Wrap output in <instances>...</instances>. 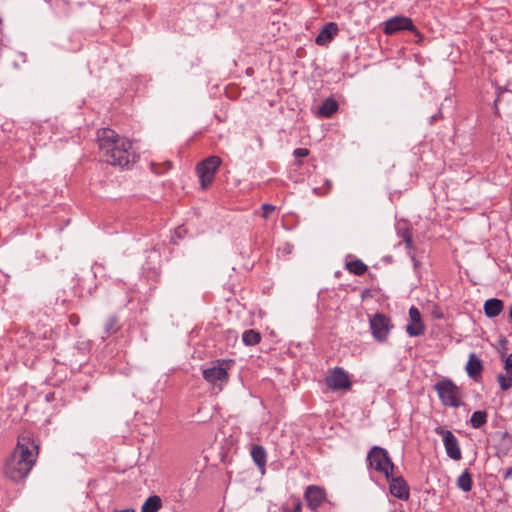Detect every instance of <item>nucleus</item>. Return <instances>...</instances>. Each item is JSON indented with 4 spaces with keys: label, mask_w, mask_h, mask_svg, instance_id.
<instances>
[{
    "label": "nucleus",
    "mask_w": 512,
    "mask_h": 512,
    "mask_svg": "<svg viewBox=\"0 0 512 512\" xmlns=\"http://www.w3.org/2000/svg\"><path fill=\"white\" fill-rule=\"evenodd\" d=\"M38 456V446L28 435L18 437L12 454L5 463L4 473L12 481H21L27 477Z\"/></svg>",
    "instance_id": "obj_1"
},
{
    "label": "nucleus",
    "mask_w": 512,
    "mask_h": 512,
    "mask_svg": "<svg viewBox=\"0 0 512 512\" xmlns=\"http://www.w3.org/2000/svg\"><path fill=\"white\" fill-rule=\"evenodd\" d=\"M97 140L100 155L107 164L125 167L131 162L132 142L129 139L110 128H102L97 131Z\"/></svg>",
    "instance_id": "obj_2"
},
{
    "label": "nucleus",
    "mask_w": 512,
    "mask_h": 512,
    "mask_svg": "<svg viewBox=\"0 0 512 512\" xmlns=\"http://www.w3.org/2000/svg\"><path fill=\"white\" fill-rule=\"evenodd\" d=\"M367 460L371 468L384 474L387 479H390L394 469V464L390 460L385 449L379 446H374L369 451Z\"/></svg>",
    "instance_id": "obj_3"
},
{
    "label": "nucleus",
    "mask_w": 512,
    "mask_h": 512,
    "mask_svg": "<svg viewBox=\"0 0 512 512\" xmlns=\"http://www.w3.org/2000/svg\"><path fill=\"white\" fill-rule=\"evenodd\" d=\"M221 163L220 157L209 156L197 165L196 171L203 189H207L212 184Z\"/></svg>",
    "instance_id": "obj_4"
},
{
    "label": "nucleus",
    "mask_w": 512,
    "mask_h": 512,
    "mask_svg": "<svg viewBox=\"0 0 512 512\" xmlns=\"http://www.w3.org/2000/svg\"><path fill=\"white\" fill-rule=\"evenodd\" d=\"M439 398L446 406L458 407L461 404L460 390L451 380H444L436 385Z\"/></svg>",
    "instance_id": "obj_5"
},
{
    "label": "nucleus",
    "mask_w": 512,
    "mask_h": 512,
    "mask_svg": "<svg viewBox=\"0 0 512 512\" xmlns=\"http://www.w3.org/2000/svg\"><path fill=\"white\" fill-rule=\"evenodd\" d=\"M369 324L373 337L379 342H385L393 328L391 319L382 313H377L371 317Z\"/></svg>",
    "instance_id": "obj_6"
},
{
    "label": "nucleus",
    "mask_w": 512,
    "mask_h": 512,
    "mask_svg": "<svg viewBox=\"0 0 512 512\" xmlns=\"http://www.w3.org/2000/svg\"><path fill=\"white\" fill-rule=\"evenodd\" d=\"M435 433L442 437L448 457L454 461H459L462 458V452L456 436L450 430H447L442 426L436 427Z\"/></svg>",
    "instance_id": "obj_7"
},
{
    "label": "nucleus",
    "mask_w": 512,
    "mask_h": 512,
    "mask_svg": "<svg viewBox=\"0 0 512 512\" xmlns=\"http://www.w3.org/2000/svg\"><path fill=\"white\" fill-rule=\"evenodd\" d=\"M325 383L334 391L348 390L351 387V381L347 372L340 367H335L330 371L325 378Z\"/></svg>",
    "instance_id": "obj_8"
},
{
    "label": "nucleus",
    "mask_w": 512,
    "mask_h": 512,
    "mask_svg": "<svg viewBox=\"0 0 512 512\" xmlns=\"http://www.w3.org/2000/svg\"><path fill=\"white\" fill-rule=\"evenodd\" d=\"M402 30H416L410 18L405 16L392 17L385 22L383 29L384 33L387 35H392Z\"/></svg>",
    "instance_id": "obj_9"
},
{
    "label": "nucleus",
    "mask_w": 512,
    "mask_h": 512,
    "mask_svg": "<svg viewBox=\"0 0 512 512\" xmlns=\"http://www.w3.org/2000/svg\"><path fill=\"white\" fill-rule=\"evenodd\" d=\"M304 497L307 502V506L311 510H316L326 500V492L325 489L320 486L310 485L306 488Z\"/></svg>",
    "instance_id": "obj_10"
},
{
    "label": "nucleus",
    "mask_w": 512,
    "mask_h": 512,
    "mask_svg": "<svg viewBox=\"0 0 512 512\" xmlns=\"http://www.w3.org/2000/svg\"><path fill=\"white\" fill-rule=\"evenodd\" d=\"M203 378L211 385L221 389L222 384L227 381L228 374L222 366H213L203 370Z\"/></svg>",
    "instance_id": "obj_11"
},
{
    "label": "nucleus",
    "mask_w": 512,
    "mask_h": 512,
    "mask_svg": "<svg viewBox=\"0 0 512 512\" xmlns=\"http://www.w3.org/2000/svg\"><path fill=\"white\" fill-rule=\"evenodd\" d=\"M409 318L411 323L406 326V332L409 336L415 337L422 335L425 331V327L422 323L420 311L412 306L409 309Z\"/></svg>",
    "instance_id": "obj_12"
},
{
    "label": "nucleus",
    "mask_w": 512,
    "mask_h": 512,
    "mask_svg": "<svg viewBox=\"0 0 512 512\" xmlns=\"http://www.w3.org/2000/svg\"><path fill=\"white\" fill-rule=\"evenodd\" d=\"M390 492L391 494L401 500H407L409 498V487L406 481L402 477H390Z\"/></svg>",
    "instance_id": "obj_13"
},
{
    "label": "nucleus",
    "mask_w": 512,
    "mask_h": 512,
    "mask_svg": "<svg viewBox=\"0 0 512 512\" xmlns=\"http://www.w3.org/2000/svg\"><path fill=\"white\" fill-rule=\"evenodd\" d=\"M338 33V26L334 22H329L323 26L317 35L315 42L317 45L324 46L328 44Z\"/></svg>",
    "instance_id": "obj_14"
},
{
    "label": "nucleus",
    "mask_w": 512,
    "mask_h": 512,
    "mask_svg": "<svg viewBox=\"0 0 512 512\" xmlns=\"http://www.w3.org/2000/svg\"><path fill=\"white\" fill-rule=\"evenodd\" d=\"M503 308V301L497 298L486 300L483 307L484 313L488 318H495L499 316L502 313Z\"/></svg>",
    "instance_id": "obj_15"
},
{
    "label": "nucleus",
    "mask_w": 512,
    "mask_h": 512,
    "mask_svg": "<svg viewBox=\"0 0 512 512\" xmlns=\"http://www.w3.org/2000/svg\"><path fill=\"white\" fill-rule=\"evenodd\" d=\"M482 369V361L474 353H471L466 364L467 374L472 378H476L481 374Z\"/></svg>",
    "instance_id": "obj_16"
},
{
    "label": "nucleus",
    "mask_w": 512,
    "mask_h": 512,
    "mask_svg": "<svg viewBox=\"0 0 512 512\" xmlns=\"http://www.w3.org/2000/svg\"><path fill=\"white\" fill-rule=\"evenodd\" d=\"M338 109V103L336 100L332 98H327L323 101L322 105L319 107V114L323 117L332 116Z\"/></svg>",
    "instance_id": "obj_17"
},
{
    "label": "nucleus",
    "mask_w": 512,
    "mask_h": 512,
    "mask_svg": "<svg viewBox=\"0 0 512 512\" xmlns=\"http://www.w3.org/2000/svg\"><path fill=\"white\" fill-rule=\"evenodd\" d=\"M251 456L255 462V464L263 469L266 465V451L260 445H254L251 449Z\"/></svg>",
    "instance_id": "obj_18"
},
{
    "label": "nucleus",
    "mask_w": 512,
    "mask_h": 512,
    "mask_svg": "<svg viewBox=\"0 0 512 512\" xmlns=\"http://www.w3.org/2000/svg\"><path fill=\"white\" fill-rule=\"evenodd\" d=\"M162 507L161 498L157 495L148 497L141 507V512H157Z\"/></svg>",
    "instance_id": "obj_19"
},
{
    "label": "nucleus",
    "mask_w": 512,
    "mask_h": 512,
    "mask_svg": "<svg viewBox=\"0 0 512 512\" xmlns=\"http://www.w3.org/2000/svg\"><path fill=\"white\" fill-rule=\"evenodd\" d=\"M457 487L464 492H469L472 489L473 481L471 473L465 470L456 481Z\"/></svg>",
    "instance_id": "obj_20"
},
{
    "label": "nucleus",
    "mask_w": 512,
    "mask_h": 512,
    "mask_svg": "<svg viewBox=\"0 0 512 512\" xmlns=\"http://www.w3.org/2000/svg\"><path fill=\"white\" fill-rule=\"evenodd\" d=\"M242 341L247 346H253L261 341V334L253 329L245 330L242 334Z\"/></svg>",
    "instance_id": "obj_21"
},
{
    "label": "nucleus",
    "mask_w": 512,
    "mask_h": 512,
    "mask_svg": "<svg viewBox=\"0 0 512 512\" xmlns=\"http://www.w3.org/2000/svg\"><path fill=\"white\" fill-rule=\"evenodd\" d=\"M346 269L354 275H363L367 271V265L359 260H353L346 263Z\"/></svg>",
    "instance_id": "obj_22"
},
{
    "label": "nucleus",
    "mask_w": 512,
    "mask_h": 512,
    "mask_svg": "<svg viewBox=\"0 0 512 512\" xmlns=\"http://www.w3.org/2000/svg\"><path fill=\"white\" fill-rule=\"evenodd\" d=\"M487 422V413L485 411H475L470 419L473 428H480Z\"/></svg>",
    "instance_id": "obj_23"
},
{
    "label": "nucleus",
    "mask_w": 512,
    "mask_h": 512,
    "mask_svg": "<svg viewBox=\"0 0 512 512\" xmlns=\"http://www.w3.org/2000/svg\"><path fill=\"white\" fill-rule=\"evenodd\" d=\"M498 383L502 390L506 391L512 386V374H508L505 372V374H499L497 376Z\"/></svg>",
    "instance_id": "obj_24"
},
{
    "label": "nucleus",
    "mask_w": 512,
    "mask_h": 512,
    "mask_svg": "<svg viewBox=\"0 0 512 512\" xmlns=\"http://www.w3.org/2000/svg\"><path fill=\"white\" fill-rule=\"evenodd\" d=\"M117 319L115 317H110L105 324V331L109 335L114 333L117 330Z\"/></svg>",
    "instance_id": "obj_25"
},
{
    "label": "nucleus",
    "mask_w": 512,
    "mask_h": 512,
    "mask_svg": "<svg viewBox=\"0 0 512 512\" xmlns=\"http://www.w3.org/2000/svg\"><path fill=\"white\" fill-rule=\"evenodd\" d=\"M402 238L406 244L407 249H412L413 246V239H412V233L410 230L406 229L402 232Z\"/></svg>",
    "instance_id": "obj_26"
},
{
    "label": "nucleus",
    "mask_w": 512,
    "mask_h": 512,
    "mask_svg": "<svg viewBox=\"0 0 512 512\" xmlns=\"http://www.w3.org/2000/svg\"><path fill=\"white\" fill-rule=\"evenodd\" d=\"M275 210H276V206L271 205V204H267V203L263 204L262 205V211H263L262 216H263V218L264 219H268L270 214L275 212Z\"/></svg>",
    "instance_id": "obj_27"
},
{
    "label": "nucleus",
    "mask_w": 512,
    "mask_h": 512,
    "mask_svg": "<svg viewBox=\"0 0 512 512\" xmlns=\"http://www.w3.org/2000/svg\"><path fill=\"white\" fill-rule=\"evenodd\" d=\"M293 155L296 158H304L309 155V150L306 148H297L294 150Z\"/></svg>",
    "instance_id": "obj_28"
},
{
    "label": "nucleus",
    "mask_w": 512,
    "mask_h": 512,
    "mask_svg": "<svg viewBox=\"0 0 512 512\" xmlns=\"http://www.w3.org/2000/svg\"><path fill=\"white\" fill-rule=\"evenodd\" d=\"M504 369L506 373L512 374V353L505 358Z\"/></svg>",
    "instance_id": "obj_29"
},
{
    "label": "nucleus",
    "mask_w": 512,
    "mask_h": 512,
    "mask_svg": "<svg viewBox=\"0 0 512 512\" xmlns=\"http://www.w3.org/2000/svg\"><path fill=\"white\" fill-rule=\"evenodd\" d=\"M301 509H302V504L300 501H296L294 503V506H293V509L291 510V512H301Z\"/></svg>",
    "instance_id": "obj_30"
},
{
    "label": "nucleus",
    "mask_w": 512,
    "mask_h": 512,
    "mask_svg": "<svg viewBox=\"0 0 512 512\" xmlns=\"http://www.w3.org/2000/svg\"><path fill=\"white\" fill-rule=\"evenodd\" d=\"M70 323L73 325H77L79 323V317L75 314L70 316Z\"/></svg>",
    "instance_id": "obj_31"
},
{
    "label": "nucleus",
    "mask_w": 512,
    "mask_h": 512,
    "mask_svg": "<svg viewBox=\"0 0 512 512\" xmlns=\"http://www.w3.org/2000/svg\"><path fill=\"white\" fill-rule=\"evenodd\" d=\"M512 476V467L508 468L505 472H504V479H509L510 477Z\"/></svg>",
    "instance_id": "obj_32"
},
{
    "label": "nucleus",
    "mask_w": 512,
    "mask_h": 512,
    "mask_svg": "<svg viewBox=\"0 0 512 512\" xmlns=\"http://www.w3.org/2000/svg\"><path fill=\"white\" fill-rule=\"evenodd\" d=\"M509 317H510V319H511V321H512V306L510 307Z\"/></svg>",
    "instance_id": "obj_33"
}]
</instances>
